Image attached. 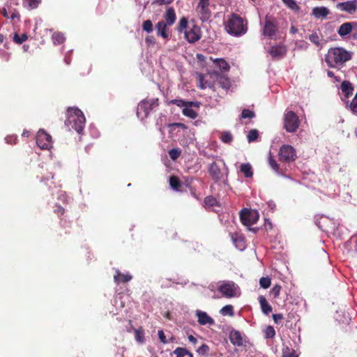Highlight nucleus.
Listing matches in <instances>:
<instances>
[{
  "label": "nucleus",
  "mask_w": 357,
  "mask_h": 357,
  "mask_svg": "<svg viewBox=\"0 0 357 357\" xmlns=\"http://www.w3.org/2000/svg\"><path fill=\"white\" fill-rule=\"evenodd\" d=\"M351 53L343 47H332L328 50L325 55V61L328 66L333 68L340 69L345 63L351 59Z\"/></svg>",
  "instance_id": "obj_1"
},
{
  "label": "nucleus",
  "mask_w": 357,
  "mask_h": 357,
  "mask_svg": "<svg viewBox=\"0 0 357 357\" xmlns=\"http://www.w3.org/2000/svg\"><path fill=\"white\" fill-rule=\"evenodd\" d=\"M226 31L236 37L241 36L248 31V22L236 13H231L225 22Z\"/></svg>",
  "instance_id": "obj_2"
},
{
  "label": "nucleus",
  "mask_w": 357,
  "mask_h": 357,
  "mask_svg": "<svg viewBox=\"0 0 357 357\" xmlns=\"http://www.w3.org/2000/svg\"><path fill=\"white\" fill-rule=\"evenodd\" d=\"M66 125H71L73 129L81 133L85 126V117L83 112L78 108L71 107L67 110Z\"/></svg>",
  "instance_id": "obj_3"
},
{
  "label": "nucleus",
  "mask_w": 357,
  "mask_h": 357,
  "mask_svg": "<svg viewBox=\"0 0 357 357\" xmlns=\"http://www.w3.org/2000/svg\"><path fill=\"white\" fill-rule=\"evenodd\" d=\"M158 105V98H146L142 100L137 108V117L141 120L145 119Z\"/></svg>",
  "instance_id": "obj_4"
},
{
  "label": "nucleus",
  "mask_w": 357,
  "mask_h": 357,
  "mask_svg": "<svg viewBox=\"0 0 357 357\" xmlns=\"http://www.w3.org/2000/svg\"><path fill=\"white\" fill-rule=\"evenodd\" d=\"M299 125L300 121L295 112L289 111L284 114V128L288 132H295Z\"/></svg>",
  "instance_id": "obj_5"
},
{
  "label": "nucleus",
  "mask_w": 357,
  "mask_h": 357,
  "mask_svg": "<svg viewBox=\"0 0 357 357\" xmlns=\"http://www.w3.org/2000/svg\"><path fill=\"white\" fill-rule=\"evenodd\" d=\"M238 289L237 284L230 280H225L220 282L218 287V290L221 294L226 298H234L236 296Z\"/></svg>",
  "instance_id": "obj_6"
},
{
  "label": "nucleus",
  "mask_w": 357,
  "mask_h": 357,
  "mask_svg": "<svg viewBox=\"0 0 357 357\" xmlns=\"http://www.w3.org/2000/svg\"><path fill=\"white\" fill-rule=\"evenodd\" d=\"M218 75L217 71H213L206 74H197L199 84L197 86L201 89L212 88L214 86L215 76Z\"/></svg>",
  "instance_id": "obj_7"
},
{
  "label": "nucleus",
  "mask_w": 357,
  "mask_h": 357,
  "mask_svg": "<svg viewBox=\"0 0 357 357\" xmlns=\"http://www.w3.org/2000/svg\"><path fill=\"white\" fill-rule=\"evenodd\" d=\"M297 158L295 149L287 144L282 145L279 151V160L282 162H290L295 161Z\"/></svg>",
  "instance_id": "obj_8"
},
{
  "label": "nucleus",
  "mask_w": 357,
  "mask_h": 357,
  "mask_svg": "<svg viewBox=\"0 0 357 357\" xmlns=\"http://www.w3.org/2000/svg\"><path fill=\"white\" fill-rule=\"evenodd\" d=\"M229 339L231 343L235 347L245 348L250 343L249 340L245 335H243L239 331L235 329L230 331L229 333Z\"/></svg>",
  "instance_id": "obj_9"
},
{
  "label": "nucleus",
  "mask_w": 357,
  "mask_h": 357,
  "mask_svg": "<svg viewBox=\"0 0 357 357\" xmlns=\"http://www.w3.org/2000/svg\"><path fill=\"white\" fill-rule=\"evenodd\" d=\"M240 219L243 225L250 227L257 222L259 214L257 211L243 208L240 213Z\"/></svg>",
  "instance_id": "obj_10"
},
{
  "label": "nucleus",
  "mask_w": 357,
  "mask_h": 357,
  "mask_svg": "<svg viewBox=\"0 0 357 357\" xmlns=\"http://www.w3.org/2000/svg\"><path fill=\"white\" fill-rule=\"evenodd\" d=\"M36 144L41 149H50L52 146V139L50 135L40 129L36 137Z\"/></svg>",
  "instance_id": "obj_11"
},
{
  "label": "nucleus",
  "mask_w": 357,
  "mask_h": 357,
  "mask_svg": "<svg viewBox=\"0 0 357 357\" xmlns=\"http://www.w3.org/2000/svg\"><path fill=\"white\" fill-rule=\"evenodd\" d=\"M278 31V22L272 17H266L263 34L270 38H273L276 36Z\"/></svg>",
  "instance_id": "obj_12"
},
{
  "label": "nucleus",
  "mask_w": 357,
  "mask_h": 357,
  "mask_svg": "<svg viewBox=\"0 0 357 357\" xmlns=\"http://www.w3.org/2000/svg\"><path fill=\"white\" fill-rule=\"evenodd\" d=\"M208 6L209 0H200L198 3L196 10L202 22L207 21L211 17V10Z\"/></svg>",
  "instance_id": "obj_13"
},
{
  "label": "nucleus",
  "mask_w": 357,
  "mask_h": 357,
  "mask_svg": "<svg viewBox=\"0 0 357 357\" xmlns=\"http://www.w3.org/2000/svg\"><path fill=\"white\" fill-rule=\"evenodd\" d=\"M337 8L349 14H353L357 10V0L347 1L337 4Z\"/></svg>",
  "instance_id": "obj_14"
},
{
  "label": "nucleus",
  "mask_w": 357,
  "mask_h": 357,
  "mask_svg": "<svg viewBox=\"0 0 357 357\" xmlns=\"http://www.w3.org/2000/svg\"><path fill=\"white\" fill-rule=\"evenodd\" d=\"M268 52L273 59H280L286 55L287 49L284 45H277L272 46Z\"/></svg>",
  "instance_id": "obj_15"
},
{
  "label": "nucleus",
  "mask_w": 357,
  "mask_h": 357,
  "mask_svg": "<svg viewBox=\"0 0 357 357\" xmlns=\"http://www.w3.org/2000/svg\"><path fill=\"white\" fill-rule=\"evenodd\" d=\"M195 314L197 317V321L200 325H213L215 324L214 319L211 317L206 312L197 310Z\"/></svg>",
  "instance_id": "obj_16"
},
{
  "label": "nucleus",
  "mask_w": 357,
  "mask_h": 357,
  "mask_svg": "<svg viewBox=\"0 0 357 357\" xmlns=\"http://www.w3.org/2000/svg\"><path fill=\"white\" fill-rule=\"evenodd\" d=\"M199 32V27L194 26L191 29L185 32V37L189 43H195L200 39Z\"/></svg>",
  "instance_id": "obj_17"
},
{
  "label": "nucleus",
  "mask_w": 357,
  "mask_h": 357,
  "mask_svg": "<svg viewBox=\"0 0 357 357\" xmlns=\"http://www.w3.org/2000/svg\"><path fill=\"white\" fill-rule=\"evenodd\" d=\"M231 239L237 249L243 250L246 248L245 240L242 235L237 233L232 234Z\"/></svg>",
  "instance_id": "obj_18"
},
{
  "label": "nucleus",
  "mask_w": 357,
  "mask_h": 357,
  "mask_svg": "<svg viewBox=\"0 0 357 357\" xmlns=\"http://www.w3.org/2000/svg\"><path fill=\"white\" fill-rule=\"evenodd\" d=\"M164 18L165 20L164 21L165 24H167L168 26H170L174 24L176 16L174 8L173 7H169L167 9L164 15Z\"/></svg>",
  "instance_id": "obj_19"
},
{
  "label": "nucleus",
  "mask_w": 357,
  "mask_h": 357,
  "mask_svg": "<svg viewBox=\"0 0 357 357\" xmlns=\"http://www.w3.org/2000/svg\"><path fill=\"white\" fill-rule=\"evenodd\" d=\"M167 26L168 25L165 24L164 21H159L155 25L157 35L162 37L163 38H169Z\"/></svg>",
  "instance_id": "obj_20"
},
{
  "label": "nucleus",
  "mask_w": 357,
  "mask_h": 357,
  "mask_svg": "<svg viewBox=\"0 0 357 357\" xmlns=\"http://www.w3.org/2000/svg\"><path fill=\"white\" fill-rule=\"evenodd\" d=\"M209 173L213 178H221L225 174L216 162H213L209 167Z\"/></svg>",
  "instance_id": "obj_21"
},
{
  "label": "nucleus",
  "mask_w": 357,
  "mask_h": 357,
  "mask_svg": "<svg viewBox=\"0 0 357 357\" xmlns=\"http://www.w3.org/2000/svg\"><path fill=\"white\" fill-rule=\"evenodd\" d=\"M169 104L170 105H175L178 107H199V102H192V101H185L184 100L181 99H174L171 100L169 102Z\"/></svg>",
  "instance_id": "obj_22"
},
{
  "label": "nucleus",
  "mask_w": 357,
  "mask_h": 357,
  "mask_svg": "<svg viewBox=\"0 0 357 357\" xmlns=\"http://www.w3.org/2000/svg\"><path fill=\"white\" fill-rule=\"evenodd\" d=\"M132 278L130 274L121 273L119 270H116V274L114 275V280L116 284L126 283L131 280Z\"/></svg>",
  "instance_id": "obj_23"
},
{
  "label": "nucleus",
  "mask_w": 357,
  "mask_h": 357,
  "mask_svg": "<svg viewBox=\"0 0 357 357\" xmlns=\"http://www.w3.org/2000/svg\"><path fill=\"white\" fill-rule=\"evenodd\" d=\"M215 79H216L219 86L220 87H222V89H228L230 88L231 83H230L229 79L227 77H226V76H225L223 75H220L218 72V75L215 76Z\"/></svg>",
  "instance_id": "obj_24"
},
{
  "label": "nucleus",
  "mask_w": 357,
  "mask_h": 357,
  "mask_svg": "<svg viewBox=\"0 0 357 357\" xmlns=\"http://www.w3.org/2000/svg\"><path fill=\"white\" fill-rule=\"evenodd\" d=\"M341 90L344 96L349 98L353 94L354 87L349 81L344 80L341 84Z\"/></svg>",
  "instance_id": "obj_25"
},
{
  "label": "nucleus",
  "mask_w": 357,
  "mask_h": 357,
  "mask_svg": "<svg viewBox=\"0 0 357 357\" xmlns=\"http://www.w3.org/2000/svg\"><path fill=\"white\" fill-rule=\"evenodd\" d=\"M258 300L260 304L261 311L263 312L264 314H268L270 312H272V307L268 304V301H266V298L264 296H259Z\"/></svg>",
  "instance_id": "obj_26"
},
{
  "label": "nucleus",
  "mask_w": 357,
  "mask_h": 357,
  "mask_svg": "<svg viewBox=\"0 0 357 357\" xmlns=\"http://www.w3.org/2000/svg\"><path fill=\"white\" fill-rule=\"evenodd\" d=\"M351 22H344L342 24L340 25L337 30L338 34L341 37H344L347 35H349L351 31H352V26H351Z\"/></svg>",
  "instance_id": "obj_27"
},
{
  "label": "nucleus",
  "mask_w": 357,
  "mask_h": 357,
  "mask_svg": "<svg viewBox=\"0 0 357 357\" xmlns=\"http://www.w3.org/2000/svg\"><path fill=\"white\" fill-rule=\"evenodd\" d=\"M329 14V10L327 8L321 6L315 7L312 10V15L317 18L323 17L325 18Z\"/></svg>",
  "instance_id": "obj_28"
},
{
  "label": "nucleus",
  "mask_w": 357,
  "mask_h": 357,
  "mask_svg": "<svg viewBox=\"0 0 357 357\" xmlns=\"http://www.w3.org/2000/svg\"><path fill=\"white\" fill-rule=\"evenodd\" d=\"M239 169L246 178H250L253 176L252 168L250 163L241 164L239 167Z\"/></svg>",
  "instance_id": "obj_29"
},
{
  "label": "nucleus",
  "mask_w": 357,
  "mask_h": 357,
  "mask_svg": "<svg viewBox=\"0 0 357 357\" xmlns=\"http://www.w3.org/2000/svg\"><path fill=\"white\" fill-rule=\"evenodd\" d=\"M213 63L222 71H228L230 68L229 63L223 59H215Z\"/></svg>",
  "instance_id": "obj_30"
},
{
  "label": "nucleus",
  "mask_w": 357,
  "mask_h": 357,
  "mask_svg": "<svg viewBox=\"0 0 357 357\" xmlns=\"http://www.w3.org/2000/svg\"><path fill=\"white\" fill-rule=\"evenodd\" d=\"M131 328L133 329V332L135 333V340L139 342L143 343L144 341V329L142 327H139V328H135L132 325H131Z\"/></svg>",
  "instance_id": "obj_31"
},
{
  "label": "nucleus",
  "mask_w": 357,
  "mask_h": 357,
  "mask_svg": "<svg viewBox=\"0 0 357 357\" xmlns=\"http://www.w3.org/2000/svg\"><path fill=\"white\" fill-rule=\"evenodd\" d=\"M52 39L54 45L62 44L65 41V37L61 32H54L52 34Z\"/></svg>",
  "instance_id": "obj_32"
},
{
  "label": "nucleus",
  "mask_w": 357,
  "mask_h": 357,
  "mask_svg": "<svg viewBox=\"0 0 357 357\" xmlns=\"http://www.w3.org/2000/svg\"><path fill=\"white\" fill-rule=\"evenodd\" d=\"M204 206L206 208L214 207L218 205V202L212 196H208L204 199Z\"/></svg>",
  "instance_id": "obj_33"
},
{
  "label": "nucleus",
  "mask_w": 357,
  "mask_h": 357,
  "mask_svg": "<svg viewBox=\"0 0 357 357\" xmlns=\"http://www.w3.org/2000/svg\"><path fill=\"white\" fill-rule=\"evenodd\" d=\"M182 113L184 116L192 119H195L198 116V114L194 109L189 108V107H185L183 109Z\"/></svg>",
  "instance_id": "obj_34"
},
{
  "label": "nucleus",
  "mask_w": 357,
  "mask_h": 357,
  "mask_svg": "<svg viewBox=\"0 0 357 357\" xmlns=\"http://www.w3.org/2000/svg\"><path fill=\"white\" fill-rule=\"evenodd\" d=\"M168 127L169 128V133H174V132L176 131V130L178 128H181L183 130L188 129V126L185 124L182 123H170V124H169Z\"/></svg>",
  "instance_id": "obj_35"
},
{
  "label": "nucleus",
  "mask_w": 357,
  "mask_h": 357,
  "mask_svg": "<svg viewBox=\"0 0 357 357\" xmlns=\"http://www.w3.org/2000/svg\"><path fill=\"white\" fill-rule=\"evenodd\" d=\"M220 314L223 316L233 317L234 314V307L231 305H227L220 310Z\"/></svg>",
  "instance_id": "obj_36"
},
{
  "label": "nucleus",
  "mask_w": 357,
  "mask_h": 357,
  "mask_svg": "<svg viewBox=\"0 0 357 357\" xmlns=\"http://www.w3.org/2000/svg\"><path fill=\"white\" fill-rule=\"evenodd\" d=\"M196 351L200 356H208L210 351V347L208 345L203 344L196 350Z\"/></svg>",
  "instance_id": "obj_37"
},
{
  "label": "nucleus",
  "mask_w": 357,
  "mask_h": 357,
  "mask_svg": "<svg viewBox=\"0 0 357 357\" xmlns=\"http://www.w3.org/2000/svg\"><path fill=\"white\" fill-rule=\"evenodd\" d=\"M259 137V131L257 129H252L249 131L247 139L248 142L256 141Z\"/></svg>",
  "instance_id": "obj_38"
},
{
  "label": "nucleus",
  "mask_w": 357,
  "mask_h": 357,
  "mask_svg": "<svg viewBox=\"0 0 357 357\" xmlns=\"http://www.w3.org/2000/svg\"><path fill=\"white\" fill-rule=\"evenodd\" d=\"M188 24V21L187 18L183 17L179 20V22L176 27V30L179 33H182L183 31V30L187 28Z\"/></svg>",
  "instance_id": "obj_39"
},
{
  "label": "nucleus",
  "mask_w": 357,
  "mask_h": 357,
  "mask_svg": "<svg viewBox=\"0 0 357 357\" xmlns=\"http://www.w3.org/2000/svg\"><path fill=\"white\" fill-rule=\"evenodd\" d=\"M282 1L289 8L294 11H298L300 9V7L294 0H282Z\"/></svg>",
  "instance_id": "obj_40"
},
{
  "label": "nucleus",
  "mask_w": 357,
  "mask_h": 357,
  "mask_svg": "<svg viewBox=\"0 0 357 357\" xmlns=\"http://www.w3.org/2000/svg\"><path fill=\"white\" fill-rule=\"evenodd\" d=\"M220 139L224 143L230 144L233 140V136L230 132H223L221 135Z\"/></svg>",
  "instance_id": "obj_41"
},
{
  "label": "nucleus",
  "mask_w": 357,
  "mask_h": 357,
  "mask_svg": "<svg viewBox=\"0 0 357 357\" xmlns=\"http://www.w3.org/2000/svg\"><path fill=\"white\" fill-rule=\"evenodd\" d=\"M28 38V36L26 33H23L21 36L17 33H15L13 36V41L17 44H22L24 41H26Z\"/></svg>",
  "instance_id": "obj_42"
},
{
  "label": "nucleus",
  "mask_w": 357,
  "mask_h": 357,
  "mask_svg": "<svg viewBox=\"0 0 357 357\" xmlns=\"http://www.w3.org/2000/svg\"><path fill=\"white\" fill-rule=\"evenodd\" d=\"M142 29L147 33H151L153 30L152 22L150 20H145L142 24Z\"/></svg>",
  "instance_id": "obj_43"
},
{
  "label": "nucleus",
  "mask_w": 357,
  "mask_h": 357,
  "mask_svg": "<svg viewBox=\"0 0 357 357\" xmlns=\"http://www.w3.org/2000/svg\"><path fill=\"white\" fill-rule=\"evenodd\" d=\"M271 284V280L268 277H262L259 280V284L264 289H268Z\"/></svg>",
  "instance_id": "obj_44"
},
{
  "label": "nucleus",
  "mask_w": 357,
  "mask_h": 357,
  "mask_svg": "<svg viewBox=\"0 0 357 357\" xmlns=\"http://www.w3.org/2000/svg\"><path fill=\"white\" fill-rule=\"evenodd\" d=\"M181 151V150L177 149H172L169 151V155L172 160H176L180 155Z\"/></svg>",
  "instance_id": "obj_45"
},
{
  "label": "nucleus",
  "mask_w": 357,
  "mask_h": 357,
  "mask_svg": "<svg viewBox=\"0 0 357 357\" xmlns=\"http://www.w3.org/2000/svg\"><path fill=\"white\" fill-rule=\"evenodd\" d=\"M309 40L311 43L319 47L320 45V38L317 33L314 32L309 36Z\"/></svg>",
  "instance_id": "obj_46"
},
{
  "label": "nucleus",
  "mask_w": 357,
  "mask_h": 357,
  "mask_svg": "<svg viewBox=\"0 0 357 357\" xmlns=\"http://www.w3.org/2000/svg\"><path fill=\"white\" fill-rule=\"evenodd\" d=\"M255 116V112L250 109H244L241 112V118L243 119H252Z\"/></svg>",
  "instance_id": "obj_47"
},
{
  "label": "nucleus",
  "mask_w": 357,
  "mask_h": 357,
  "mask_svg": "<svg viewBox=\"0 0 357 357\" xmlns=\"http://www.w3.org/2000/svg\"><path fill=\"white\" fill-rule=\"evenodd\" d=\"M281 291V286L278 284H275L273 286V287L271 289L270 291V294L273 296L274 298H276L279 296Z\"/></svg>",
  "instance_id": "obj_48"
},
{
  "label": "nucleus",
  "mask_w": 357,
  "mask_h": 357,
  "mask_svg": "<svg viewBox=\"0 0 357 357\" xmlns=\"http://www.w3.org/2000/svg\"><path fill=\"white\" fill-rule=\"evenodd\" d=\"M275 335V329L273 326H268L265 330V337L271 338Z\"/></svg>",
  "instance_id": "obj_49"
},
{
  "label": "nucleus",
  "mask_w": 357,
  "mask_h": 357,
  "mask_svg": "<svg viewBox=\"0 0 357 357\" xmlns=\"http://www.w3.org/2000/svg\"><path fill=\"white\" fill-rule=\"evenodd\" d=\"M169 185L172 189L178 191L181 187V180H169Z\"/></svg>",
  "instance_id": "obj_50"
},
{
  "label": "nucleus",
  "mask_w": 357,
  "mask_h": 357,
  "mask_svg": "<svg viewBox=\"0 0 357 357\" xmlns=\"http://www.w3.org/2000/svg\"><path fill=\"white\" fill-rule=\"evenodd\" d=\"M268 163L271 167L275 170V172H278L280 169L279 165L277 163L276 160L273 158L272 156H270L268 158Z\"/></svg>",
  "instance_id": "obj_51"
},
{
  "label": "nucleus",
  "mask_w": 357,
  "mask_h": 357,
  "mask_svg": "<svg viewBox=\"0 0 357 357\" xmlns=\"http://www.w3.org/2000/svg\"><path fill=\"white\" fill-rule=\"evenodd\" d=\"M31 9H35L38 8L41 2V0H25Z\"/></svg>",
  "instance_id": "obj_52"
},
{
  "label": "nucleus",
  "mask_w": 357,
  "mask_h": 357,
  "mask_svg": "<svg viewBox=\"0 0 357 357\" xmlns=\"http://www.w3.org/2000/svg\"><path fill=\"white\" fill-rule=\"evenodd\" d=\"M185 348L177 347L174 351V354L176 355V357H185Z\"/></svg>",
  "instance_id": "obj_53"
},
{
  "label": "nucleus",
  "mask_w": 357,
  "mask_h": 357,
  "mask_svg": "<svg viewBox=\"0 0 357 357\" xmlns=\"http://www.w3.org/2000/svg\"><path fill=\"white\" fill-rule=\"evenodd\" d=\"M349 108L353 113L357 114V99H352Z\"/></svg>",
  "instance_id": "obj_54"
},
{
  "label": "nucleus",
  "mask_w": 357,
  "mask_h": 357,
  "mask_svg": "<svg viewBox=\"0 0 357 357\" xmlns=\"http://www.w3.org/2000/svg\"><path fill=\"white\" fill-rule=\"evenodd\" d=\"M158 337L160 339V341L162 343L167 344L168 342L167 339H166V336L165 335V333H164V331L162 330L158 331Z\"/></svg>",
  "instance_id": "obj_55"
},
{
  "label": "nucleus",
  "mask_w": 357,
  "mask_h": 357,
  "mask_svg": "<svg viewBox=\"0 0 357 357\" xmlns=\"http://www.w3.org/2000/svg\"><path fill=\"white\" fill-rule=\"evenodd\" d=\"M145 43L147 45H154L155 43V39L153 36H148L145 38Z\"/></svg>",
  "instance_id": "obj_56"
},
{
  "label": "nucleus",
  "mask_w": 357,
  "mask_h": 357,
  "mask_svg": "<svg viewBox=\"0 0 357 357\" xmlns=\"http://www.w3.org/2000/svg\"><path fill=\"white\" fill-rule=\"evenodd\" d=\"M273 319L275 324H278L283 319V315L282 314H273Z\"/></svg>",
  "instance_id": "obj_57"
},
{
  "label": "nucleus",
  "mask_w": 357,
  "mask_h": 357,
  "mask_svg": "<svg viewBox=\"0 0 357 357\" xmlns=\"http://www.w3.org/2000/svg\"><path fill=\"white\" fill-rule=\"evenodd\" d=\"M8 144H13L16 143L17 137L15 136H8L5 138Z\"/></svg>",
  "instance_id": "obj_58"
},
{
  "label": "nucleus",
  "mask_w": 357,
  "mask_h": 357,
  "mask_svg": "<svg viewBox=\"0 0 357 357\" xmlns=\"http://www.w3.org/2000/svg\"><path fill=\"white\" fill-rule=\"evenodd\" d=\"M174 0H155L153 3H158L159 5H163V4H169L171 3Z\"/></svg>",
  "instance_id": "obj_59"
},
{
  "label": "nucleus",
  "mask_w": 357,
  "mask_h": 357,
  "mask_svg": "<svg viewBox=\"0 0 357 357\" xmlns=\"http://www.w3.org/2000/svg\"><path fill=\"white\" fill-rule=\"evenodd\" d=\"M327 75L329 77H331V78H334L337 82H339L340 81V78H338L337 77H336L334 74V73L331 70H327Z\"/></svg>",
  "instance_id": "obj_60"
},
{
  "label": "nucleus",
  "mask_w": 357,
  "mask_h": 357,
  "mask_svg": "<svg viewBox=\"0 0 357 357\" xmlns=\"http://www.w3.org/2000/svg\"><path fill=\"white\" fill-rule=\"evenodd\" d=\"M9 18H10L12 20H15V18H17L19 20L20 19V14H19V13L17 11L14 10L11 13V15L9 17Z\"/></svg>",
  "instance_id": "obj_61"
},
{
  "label": "nucleus",
  "mask_w": 357,
  "mask_h": 357,
  "mask_svg": "<svg viewBox=\"0 0 357 357\" xmlns=\"http://www.w3.org/2000/svg\"><path fill=\"white\" fill-rule=\"evenodd\" d=\"M188 340L193 344H196L197 343V340L193 335H189L188 336Z\"/></svg>",
  "instance_id": "obj_62"
},
{
  "label": "nucleus",
  "mask_w": 357,
  "mask_h": 357,
  "mask_svg": "<svg viewBox=\"0 0 357 357\" xmlns=\"http://www.w3.org/2000/svg\"><path fill=\"white\" fill-rule=\"evenodd\" d=\"M283 357H298V356L296 354V351L294 350H292L291 352L283 355Z\"/></svg>",
  "instance_id": "obj_63"
},
{
  "label": "nucleus",
  "mask_w": 357,
  "mask_h": 357,
  "mask_svg": "<svg viewBox=\"0 0 357 357\" xmlns=\"http://www.w3.org/2000/svg\"><path fill=\"white\" fill-rule=\"evenodd\" d=\"M65 212V209L62 206H59L57 209V213L59 215H63Z\"/></svg>",
  "instance_id": "obj_64"
}]
</instances>
